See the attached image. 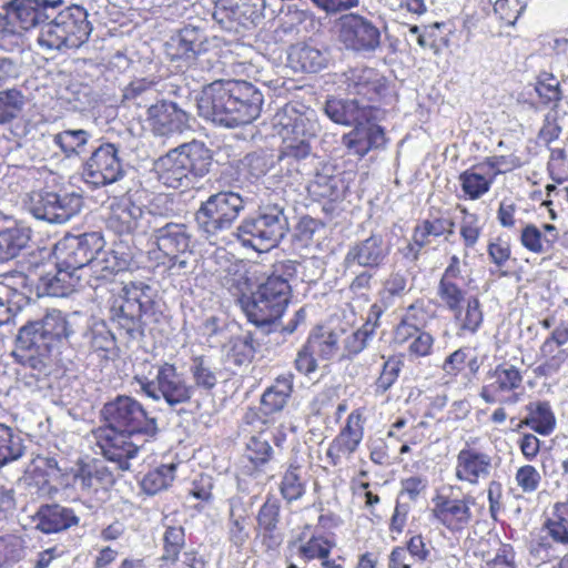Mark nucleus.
<instances>
[{
    "mask_svg": "<svg viewBox=\"0 0 568 568\" xmlns=\"http://www.w3.org/2000/svg\"><path fill=\"white\" fill-rule=\"evenodd\" d=\"M468 284L459 256L450 255L438 280L436 296L439 305L452 314L458 336L475 335L484 323L483 304L477 295L469 294Z\"/></svg>",
    "mask_w": 568,
    "mask_h": 568,
    "instance_id": "1",
    "label": "nucleus"
},
{
    "mask_svg": "<svg viewBox=\"0 0 568 568\" xmlns=\"http://www.w3.org/2000/svg\"><path fill=\"white\" fill-rule=\"evenodd\" d=\"M152 288L142 282H129L110 300V320L129 339L144 336L145 318L154 313Z\"/></svg>",
    "mask_w": 568,
    "mask_h": 568,
    "instance_id": "2",
    "label": "nucleus"
},
{
    "mask_svg": "<svg viewBox=\"0 0 568 568\" xmlns=\"http://www.w3.org/2000/svg\"><path fill=\"white\" fill-rule=\"evenodd\" d=\"M430 304L432 302L425 298H416L393 327L392 344L406 348L412 359L428 357L434 353L435 337L425 331L427 324L435 317Z\"/></svg>",
    "mask_w": 568,
    "mask_h": 568,
    "instance_id": "3",
    "label": "nucleus"
},
{
    "mask_svg": "<svg viewBox=\"0 0 568 568\" xmlns=\"http://www.w3.org/2000/svg\"><path fill=\"white\" fill-rule=\"evenodd\" d=\"M524 374L521 369L508 363H500L489 368L486 382L479 389V397L488 405H496L489 416L494 425H503L508 417L504 405L517 404L523 389Z\"/></svg>",
    "mask_w": 568,
    "mask_h": 568,
    "instance_id": "4",
    "label": "nucleus"
},
{
    "mask_svg": "<svg viewBox=\"0 0 568 568\" xmlns=\"http://www.w3.org/2000/svg\"><path fill=\"white\" fill-rule=\"evenodd\" d=\"M91 31L87 10L71 6L41 27L38 43L47 50L78 49L88 41Z\"/></svg>",
    "mask_w": 568,
    "mask_h": 568,
    "instance_id": "5",
    "label": "nucleus"
},
{
    "mask_svg": "<svg viewBox=\"0 0 568 568\" xmlns=\"http://www.w3.org/2000/svg\"><path fill=\"white\" fill-rule=\"evenodd\" d=\"M292 296L288 281L272 273L257 286L252 300H245V315L256 326L270 325L284 315Z\"/></svg>",
    "mask_w": 568,
    "mask_h": 568,
    "instance_id": "6",
    "label": "nucleus"
},
{
    "mask_svg": "<svg viewBox=\"0 0 568 568\" xmlns=\"http://www.w3.org/2000/svg\"><path fill=\"white\" fill-rule=\"evenodd\" d=\"M432 519L452 536H459L476 521L473 506L476 498L460 488L448 486L437 490L432 498Z\"/></svg>",
    "mask_w": 568,
    "mask_h": 568,
    "instance_id": "7",
    "label": "nucleus"
},
{
    "mask_svg": "<svg viewBox=\"0 0 568 568\" xmlns=\"http://www.w3.org/2000/svg\"><path fill=\"white\" fill-rule=\"evenodd\" d=\"M102 417L105 425L133 436L153 438L158 433L155 418L150 417L143 405L130 396L120 395L104 404Z\"/></svg>",
    "mask_w": 568,
    "mask_h": 568,
    "instance_id": "8",
    "label": "nucleus"
},
{
    "mask_svg": "<svg viewBox=\"0 0 568 568\" xmlns=\"http://www.w3.org/2000/svg\"><path fill=\"white\" fill-rule=\"evenodd\" d=\"M134 379L144 395L154 400L162 398L169 406L189 403L194 394V386L169 362L158 365L154 379L146 376H135Z\"/></svg>",
    "mask_w": 568,
    "mask_h": 568,
    "instance_id": "9",
    "label": "nucleus"
},
{
    "mask_svg": "<svg viewBox=\"0 0 568 568\" xmlns=\"http://www.w3.org/2000/svg\"><path fill=\"white\" fill-rule=\"evenodd\" d=\"M294 392V375L288 372L278 375L261 395L258 407L248 408L244 422L251 428L270 430L275 416L287 406Z\"/></svg>",
    "mask_w": 568,
    "mask_h": 568,
    "instance_id": "10",
    "label": "nucleus"
},
{
    "mask_svg": "<svg viewBox=\"0 0 568 568\" xmlns=\"http://www.w3.org/2000/svg\"><path fill=\"white\" fill-rule=\"evenodd\" d=\"M72 334L67 315L59 310H50L40 321L21 327L18 337L26 348H34L42 354L68 341Z\"/></svg>",
    "mask_w": 568,
    "mask_h": 568,
    "instance_id": "11",
    "label": "nucleus"
},
{
    "mask_svg": "<svg viewBox=\"0 0 568 568\" xmlns=\"http://www.w3.org/2000/svg\"><path fill=\"white\" fill-rule=\"evenodd\" d=\"M495 467L491 450L478 445V439H470L455 456L454 476L459 483L478 486L491 476Z\"/></svg>",
    "mask_w": 568,
    "mask_h": 568,
    "instance_id": "12",
    "label": "nucleus"
},
{
    "mask_svg": "<svg viewBox=\"0 0 568 568\" xmlns=\"http://www.w3.org/2000/svg\"><path fill=\"white\" fill-rule=\"evenodd\" d=\"M237 236L243 245L255 251L271 250L284 236L282 211L273 207L257 217L244 220L237 229Z\"/></svg>",
    "mask_w": 568,
    "mask_h": 568,
    "instance_id": "13",
    "label": "nucleus"
},
{
    "mask_svg": "<svg viewBox=\"0 0 568 568\" xmlns=\"http://www.w3.org/2000/svg\"><path fill=\"white\" fill-rule=\"evenodd\" d=\"M47 267V264H37L28 273H23L27 278V295L31 293L32 286H36L39 296L63 297L75 290L80 280L77 273L61 265L59 261L50 270Z\"/></svg>",
    "mask_w": 568,
    "mask_h": 568,
    "instance_id": "14",
    "label": "nucleus"
},
{
    "mask_svg": "<svg viewBox=\"0 0 568 568\" xmlns=\"http://www.w3.org/2000/svg\"><path fill=\"white\" fill-rule=\"evenodd\" d=\"M244 207L243 199L234 192H219L202 203L196 220L207 234L230 229Z\"/></svg>",
    "mask_w": 568,
    "mask_h": 568,
    "instance_id": "15",
    "label": "nucleus"
},
{
    "mask_svg": "<svg viewBox=\"0 0 568 568\" xmlns=\"http://www.w3.org/2000/svg\"><path fill=\"white\" fill-rule=\"evenodd\" d=\"M104 247V239L99 232H89L80 235H67L54 247V255L61 265L77 273V271L91 264L94 254Z\"/></svg>",
    "mask_w": 568,
    "mask_h": 568,
    "instance_id": "16",
    "label": "nucleus"
},
{
    "mask_svg": "<svg viewBox=\"0 0 568 568\" xmlns=\"http://www.w3.org/2000/svg\"><path fill=\"white\" fill-rule=\"evenodd\" d=\"M281 508L280 499L275 495L268 494L257 510L253 544L263 554L278 552L284 541V534L280 527Z\"/></svg>",
    "mask_w": 568,
    "mask_h": 568,
    "instance_id": "17",
    "label": "nucleus"
},
{
    "mask_svg": "<svg viewBox=\"0 0 568 568\" xmlns=\"http://www.w3.org/2000/svg\"><path fill=\"white\" fill-rule=\"evenodd\" d=\"M302 113L298 109H277L273 115V125L287 132L284 135L278 151V160L288 164L297 163L310 156L311 143L304 136H298Z\"/></svg>",
    "mask_w": 568,
    "mask_h": 568,
    "instance_id": "18",
    "label": "nucleus"
},
{
    "mask_svg": "<svg viewBox=\"0 0 568 568\" xmlns=\"http://www.w3.org/2000/svg\"><path fill=\"white\" fill-rule=\"evenodd\" d=\"M93 436L106 460L114 463L121 471L131 469L130 462L138 456L142 447L133 443V435L104 424L93 430Z\"/></svg>",
    "mask_w": 568,
    "mask_h": 568,
    "instance_id": "19",
    "label": "nucleus"
},
{
    "mask_svg": "<svg viewBox=\"0 0 568 568\" xmlns=\"http://www.w3.org/2000/svg\"><path fill=\"white\" fill-rule=\"evenodd\" d=\"M84 174L94 185L118 181L123 174L118 148L113 143H103L97 148L85 162Z\"/></svg>",
    "mask_w": 568,
    "mask_h": 568,
    "instance_id": "20",
    "label": "nucleus"
},
{
    "mask_svg": "<svg viewBox=\"0 0 568 568\" xmlns=\"http://www.w3.org/2000/svg\"><path fill=\"white\" fill-rule=\"evenodd\" d=\"M339 40L354 51H374L381 43V33L369 20L351 13L339 20Z\"/></svg>",
    "mask_w": 568,
    "mask_h": 568,
    "instance_id": "21",
    "label": "nucleus"
},
{
    "mask_svg": "<svg viewBox=\"0 0 568 568\" xmlns=\"http://www.w3.org/2000/svg\"><path fill=\"white\" fill-rule=\"evenodd\" d=\"M371 112L366 111L362 114L353 130L342 138L348 152L359 158L365 156L373 149L384 146L387 142L384 129L377 124Z\"/></svg>",
    "mask_w": 568,
    "mask_h": 568,
    "instance_id": "22",
    "label": "nucleus"
},
{
    "mask_svg": "<svg viewBox=\"0 0 568 568\" xmlns=\"http://www.w3.org/2000/svg\"><path fill=\"white\" fill-rule=\"evenodd\" d=\"M156 245L160 252L169 258V270L186 267V261L180 260V255L193 252L192 235L185 224L166 223L155 230Z\"/></svg>",
    "mask_w": 568,
    "mask_h": 568,
    "instance_id": "23",
    "label": "nucleus"
},
{
    "mask_svg": "<svg viewBox=\"0 0 568 568\" xmlns=\"http://www.w3.org/2000/svg\"><path fill=\"white\" fill-rule=\"evenodd\" d=\"M456 223L452 217L424 219L413 229L412 239L402 250L403 257L410 262H417L422 251L430 244V237L445 239L455 233Z\"/></svg>",
    "mask_w": 568,
    "mask_h": 568,
    "instance_id": "24",
    "label": "nucleus"
},
{
    "mask_svg": "<svg viewBox=\"0 0 568 568\" xmlns=\"http://www.w3.org/2000/svg\"><path fill=\"white\" fill-rule=\"evenodd\" d=\"M63 0H12L6 9L22 33L54 16Z\"/></svg>",
    "mask_w": 568,
    "mask_h": 568,
    "instance_id": "25",
    "label": "nucleus"
},
{
    "mask_svg": "<svg viewBox=\"0 0 568 568\" xmlns=\"http://www.w3.org/2000/svg\"><path fill=\"white\" fill-rule=\"evenodd\" d=\"M28 302L27 278L23 272L0 275V326L10 321Z\"/></svg>",
    "mask_w": 568,
    "mask_h": 568,
    "instance_id": "26",
    "label": "nucleus"
},
{
    "mask_svg": "<svg viewBox=\"0 0 568 568\" xmlns=\"http://www.w3.org/2000/svg\"><path fill=\"white\" fill-rule=\"evenodd\" d=\"M335 541L324 534L311 532V526L305 525L301 532L288 542L291 556H296L305 562L328 558Z\"/></svg>",
    "mask_w": 568,
    "mask_h": 568,
    "instance_id": "27",
    "label": "nucleus"
},
{
    "mask_svg": "<svg viewBox=\"0 0 568 568\" xmlns=\"http://www.w3.org/2000/svg\"><path fill=\"white\" fill-rule=\"evenodd\" d=\"M388 248L379 234H372L369 237L355 243L347 251L344 265L351 267L358 265L367 268H378L388 256Z\"/></svg>",
    "mask_w": 568,
    "mask_h": 568,
    "instance_id": "28",
    "label": "nucleus"
},
{
    "mask_svg": "<svg viewBox=\"0 0 568 568\" xmlns=\"http://www.w3.org/2000/svg\"><path fill=\"white\" fill-rule=\"evenodd\" d=\"M387 438L402 443L399 454L410 453L413 446H419L429 439V424L425 420H409L405 416L396 417L388 426Z\"/></svg>",
    "mask_w": 568,
    "mask_h": 568,
    "instance_id": "29",
    "label": "nucleus"
},
{
    "mask_svg": "<svg viewBox=\"0 0 568 568\" xmlns=\"http://www.w3.org/2000/svg\"><path fill=\"white\" fill-rule=\"evenodd\" d=\"M347 192V185L341 175L316 173L307 186L310 197L323 205L324 210L333 211Z\"/></svg>",
    "mask_w": 568,
    "mask_h": 568,
    "instance_id": "30",
    "label": "nucleus"
},
{
    "mask_svg": "<svg viewBox=\"0 0 568 568\" xmlns=\"http://www.w3.org/2000/svg\"><path fill=\"white\" fill-rule=\"evenodd\" d=\"M73 484L79 486L83 495L92 496L99 491H108L116 481L113 471L105 465L78 463L73 473Z\"/></svg>",
    "mask_w": 568,
    "mask_h": 568,
    "instance_id": "31",
    "label": "nucleus"
},
{
    "mask_svg": "<svg viewBox=\"0 0 568 568\" xmlns=\"http://www.w3.org/2000/svg\"><path fill=\"white\" fill-rule=\"evenodd\" d=\"M206 37L202 30L186 26L166 43V52L172 60L190 62L206 51Z\"/></svg>",
    "mask_w": 568,
    "mask_h": 568,
    "instance_id": "32",
    "label": "nucleus"
},
{
    "mask_svg": "<svg viewBox=\"0 0 568 568\" xmlns=\"http://www.w3.org/2000/svg\"><path fill=\"white\" fill-rule=\"evenodd\" d=\"M143 210L130 197L114 199L110 204L106 225L119 235L132 234L140 225Z\"/></svg>",
    "mask_w": 568,
    "mask_h": 568,
    "instance_id": "33",
    "label": "nucleus"
},
{
    "mask_svg": "<svg viewBox=\"0 0 568 568\" xmlns=\"http://www.w3.org/2000/svg\"><path fill=\"white\" fill-rule=\"evenodd\" d=\"M483 362L478 355L470 353L469 346H462L444 359L442 369L450 381L463 378L470 382L478 376Z\"/></svg>",
    "mask_w": 568,
    "mask_h": 568,
    "instance_id": "34",
    "label": "nucleus"
},
{
    "mask_svg": "<svg viewBox=\"0 0 568 568\" xmlns=\"http://www.w3.org/2000/svg\"><path fill=\"white\" fill-rule=\"evenodd\" d=\"M559 233L554 224L544 223L541 229L534 223H525L520 227L519 243L529 253L541 255L555 248Z\"/></svg>",
    "mask_w": 568,
    "mask_h": 568,
    "instance_id": "35",
    "label": "nucleus"
},
{
    "mask_svg": "<svg viewBox=\"0 0 568 568\" xmlns=\"http://www.w3.org/2000/svg\"><path fill=\"white\" fill-rule=\"evenodd\" d=\"M80 518L72 508L59 504L43 505L37 511V528L43 534H57L78 526Z\"/></svg>",
    "mask_w": 568,
    "mask_h": 568,
    "instance_id": "36",
    "label": "nucleus"
},
{
    "mask_svg": "<svg viewBox=\"0 0 568 568\" xmlns=\"http://www.w3.org/2000/svg\"><path fill=\"white\" fill-rule=\"evenodd\" d=\"M148 124L156 135L168 136L190 129L184 109H148Z\"/></svg>",
    "mask_w": 568,
    "mask_h": 568,
    "instance_id": "37",
    "label": "nucleus"
},
{
    "mask_svg": "<svg viewBox=\"0 0 568 568\" xmlns=\"http://www.w3.org/2000/svg\"><path fill=\"white\" fill-rule=\"evenodd\" d=\"M525 409L527 415L520 420L518 427H529L540 436H549L554 433L557 419L548 400L529 402Z\"/></svg>",
    "mask_w": 568,
    "mask_h": 568,
    "instance_id": "38",
    "label": "nucleus"
},
{
    "mask_svg": "<svg viewBox=\"0 0 568 568\" xmlns=\"http://www.w3.org/2000/svg\"><path fill=\"white\" fill-rule=\"evenodd\" d=\"M221 285L235 298L245 313V300L253 297V282L244 265L232 264L220 277Z\"/></svg>",
    "mask_w": 568,
    "mask_h": 568,
    "instance_id": "39",
    "label": "nucleus"
},
{
    "mask_svg": "<svg viewBox=\"0 0 568 568\" xmlns=\"http://www.w3.org/2000/svg\"><path fill=\"white\" fill-rule=\"evenodd\" d=\"M484 171L481 164L477 163L459 173L458 182L465 200L477 201L490 191L494 176Z\"/></svg>",
    "mask_w": 568,
    "mask_h": 568,
    "instance_id": "40",
    "label": "nucleus"
},
{
    "mask_svg": "<svg viewBox=\"0 0 568 568\" xmlns=\"http://www.w3.org/2000/svg\"><path fill=\"white\" fill-rule=\"evenodd\" d=\"M264 8L265 0H219L215 14L225 13L227 19L245 26L246 22L258 20Z\"/></svg>",
    "mask_w": 568,
    "mask_h": 568,
    "instance_id": "41",
    "label": "nucleus"
},
{
    "mask_svg": "<svg viewBox=\"0 0 568 568\" xmlns=\"http://www.w3.org/2000/svg\"><path fill=\"white\" fill-rule=\"evenodd\" d=\"M262 109H199V115L214 125L233 129L252 123Z\"/></svg>",
    "mask_w": 568,
    "mask_h": 568,
    "instance_id": "42",
    "label": "nucleus"
},
{
    "mask_svg": "<svg viewBox=\"0 0 568 568\" xmlns=\"http://www.w3.org/2000/svg\"><path fill=\"white\" fill-rule=\"evenodd\" d=\"M542 530L556 545L568 547V497L551 505L545 515Z\"/></svg>",
    "mask_w": 568,
    "mask_h": 568,
    "instance_id": "43",
    "label": "nucleus"
},
{
    "mask_svg": "<svg viewBox=\"0 0 568 568\" xmlns=\"http://www.w3.org/2000/svg\"><path fill=\"white\" fill-rule=\"evenodd\" d=\"M305 344L318 359L328 361L339 353L341 334L325 325H316L310 332Z\"/></svg>",
    "mask_w": 568,
    "mask_h": 568,
    "instance_id": "44",
    "label": "nucleus"
},
{
    "mask_svg": "<svg viewBox=\"0 0 568 568\" xmlns=\"http://www.w3.org/2000/svg\"><path fill=\"white\" fill-rule=\"evenodd\" d=\"M186 170L194 176H204L212 164V153L203 142L193 140L175 148Z\"/></svg>",
    "mask_w": 568,
    "mask_h": 568,
    "instance_id": "45",
    "label": "nucleus"
},
{
    "mask_svg": "<svg viewBox=\"0 0 568 568\" xmlns=\"http://www.w3.org/2000/svg\"><path fill=\"white\" fill-rule=\"evenodd\" d=\"M287 61L295 71L318 72L326 67L327 57L315 47L298 43L290 49Z\"/></svg>",
    "mask_w": 568,
    "mask_h": 568,
    "instance_id": "46",
    "label": "nucleus"
},
{
    "mask_svg": "<svg viewBox=\"0 0 568 568\" xmlns=\"http://www.w3.org/2000/svg\"><path fill=\"white\" fill-rule=\"evenodd\" d=\"M128 266V261L120 256L113 250L100 248L94 254L93 262L90 267L91 276L98 282H109L118 273L124 271Z\"/></svg>",
    "mask_w": 568,
    "mask_h": 568,
    "instance_id": "47",
    "label": "nucleus"
},
{
    "mask_svg": "<svg viewBox=\"0 0 568 568\" xmlns=\"http://www.w3.org/2000/svg\"><path fill=\"white\" fill-rule=\"evenodd\" d=\"M158 174L159 180L164 185L173 189L180 187L183 180L191 175L175 149L160 159L158 163Z\"/></svg>",
    "mask_w": 568,
    "mask_h": 568,
    "instance_id": "48",
    "label": "nucleus"
},
{
    "mask_svg": "<svg viewBox=\"0 0 568 568\" xmlns=\"http://www.w3.org/2000/svg\"><path fill=\"white\" fill-rule=\"evenodd\" d=\"M362 443L358 439L348 436L341 430L328 443L325 457L332 467L341 466L344 462L353 458L358 452Z\"/></svg>",
    "mask_w": 568,
    "mask_h": 568,
    "instance_id": "49",
    "label": "nucleus"
},
{
    "mask_svg": "<svg viewBox=\"0 0 568 568\" xmlns=\"http://www.w3.org/2000/svg\"><path fill=\"white\" fill-rule=\"evenodd\" d=\"M178 465L174 463L162 464L149 470L140 481L141 489L150 496L166 490L175 478Z\"/></svg>",
    "mask_w": 568,
    "mask_h": 568,
    "instance_id": "50",
    "label": "nucleus"
},
{
    "mask_svg": "<svg viewBox=\"0 0 568 568\" xmlns=\"http://www.w3.org/2000/svg\"><path fill=\"white\" fill-rule=\"evenodd\" d=\"M278 490L282 498L291 504L301 499L306 493V483L297 463H290L281 476Z\"/></svg>",
    "mask_w": 568,
    "mask_h": 568,
    "instance_id": "51",
    "label": "nucleus"
},
{
    "mask_svg": "<svg viewBox=\"0 0 568 568\" xmlns=\"http://www.w3.org/2000/svg\"><path fill=\"white\" fill-rule=\"evenodd\" d=\"M382 364L381 371L373 383V392L375 396L385 395L398 381L404 366L402 355H389Z\"/></svg>",
    "mask_w": 568,
    "mask_h": 568,
    "instance_id": "52",
    "label": "nucleus"
},
{
    "mask_svg": "<svg viewBox=\"0 0 568 568\" xmlns=\"http://www.w3.org/2000/svg\"><path fill=\"white\" fill-rule=\"evenodd\" d=\"M90 133L82 129L63 130L53 136V143L68 159L79 156L85 151Z\"/></svg>",
    "mask_w": 568,
    "mask_h": 568,
    "instance_id": "53",
    "label": "nucleus"
},
{
    "mask_svg": "<svg viewBox=\"0 0 568 568\" xmlns=\"http://www.w3.org/2000/svg\"><path fill=\"white\" fill-rule=\"evenodd\" d=\"M542 362L535 368L538 377H549L557 374L568 359V348L551 347L550 342H542L540 346Z\"/></svg>",
    "mask_w": 568,
    "mask_h": 568,
    "instance_id": "54",
    "label": "nucleus"
},
{
    "mask_svg": "<svg viewBox=\"0 0 568 568\" xmlns=\"http://www.w3.org/2000/svg\"><path fill=\"white\" fill-rule=\"evenodd\" d=\"M255 433L246 443V457L256 469L263 468L274 457V450L267 439L263 435L268 430L252 428Z\"/></svg>",
    "mask_w": 568,
    "mask_h": 568,
    "instance_id": "55",
    "label": "nucleus"
},
{
    "mask_svg": "<svg viewBox=\"0 0 568 568\" xmlns=\"http://www.w3.org/2000/svg\"><path fill=\"white\" fill-rule=\"evenodd\" d=\"M374 336V324L364 323L359 328L341 339L339 359H352L362 353Z\"/></svg>",
    "mask_w": 568,
    "mask_h": 568,
    "instance_id": "56",
    "label": "nucleus"
},
{
    "mask_svg": "<svg viewBox=\"0 0 568 568\" xmlns=\"http://www.w3.org/2000/svg\"><path fill=\"white\" fill-rule=\"evenodd\" d=\"M185 546V531L182 526H169L163 535V554L160 568H170L165 564H175Z\"/></svg>",
    "mask_w": 568,
    "mask_h": 568,
    "instance_id": "57",
    "label": "nucleus"
},
{
    "mask_svg": "<svg viewBox=\"0 0 568 568\" xmlns=\"http://www.w3.org/2000/svg\"><path fill=\"white\" fill-rule=\"evenodd\" d=\"M463 219L459 224V237L463 243L464 254L468 255V251L474 250L483 235V225L479 216L470 213L466 207H460Z\"/></svg>",
    "mask_w": 568,
    "mask_h": 568,
    "instance_id": "58",
    "label": "nucleus"
},
{
    "mask_svg": "<svg viewBox=\"0 0 568 568\" xmlns=\"http://www.w3.org/2000/svg\"><path fill=\"white\" fill-rule=\"evenodd\" d=\"M23 454L22 439L10 426L0 423V467L18 460Z\"/></svg>",
    "mask_w": 568,
    "mask_h": 568,
    "instance_id": "59",
    "label": "nucleus"
},
{
    "mask_svg": "<svg viewBox=\"0 0 568 568\" xmlns=\"http://www.w3.org/2000/svg\"><path fill=\"white\" fill-rule=\"evenodd\" d=\"M29 240V234L19 227L0 231V263L16 257Z\"/></svg>",
    "mask_w": 568,
    "mask_h": 568,
    "instance_id": "60",
    "label": "nucleus"
},
{
    "mask_svg": "<svg viewBox=\"0 0 568 568\" xmlns=\"http://www.w3.org/2000/svg\"><path fill=\"white\" fill-rule=\"evenodd\" d=\"M190 373L196 388L211 392L217 385L216 372L203 355L191 358Z\"/></svg>",
    "mask_w": 568,
    "mask_h": 568,
    "instance_id": "61",
    "label": "nucleus"
},
{
    "mask_svg": "<svg viewBox=\"0 0 568 568\" xmlns=\"http://www.w3.org/2000/svg\"><path fill=\"white\" fill-rule=\"evenodd\" d=\"M230 81H214L206 85L197 102V106H226L233 104Z\"/></svg>",
    "mask_w": 568,
    "mask_h": 568,
    "instance_id": "62",
    "label": "nucleus"
},
{
    "mask_svg": "<svg viewBox=\"0 0 568 568\" xmlns=\"http://www.w3.org/2000/svg\"><path fill=\"white\" fill-rule=\"evenodd\" d=\"M255 353L256 343L252 333L247 332L246 334L234 336L230 339L227 357L235 365L240 366L251 363Z\"/></svg>",
    "mask_w": 568,
    "mask_h": 568,
    "instance_id": "63",
    "label": "nucleus"
},
{
    "mask_svg": "<svg viewBox=\"0 0 568 568\" xmlns=\"http://www.w3.org/2000/svg\"><path fill=\"white\" fill-rule=\"evenodd\" d=\"M481 166L496 181L498 175L513 172L524 165V161L516 152L509 154H498L486 156L481 162Z\"/></svg>",
    "mask_w": 568,
    "mask_h": 568,
    "instance_id": "64",
    "label": "nucleus"
}]
</instances>
